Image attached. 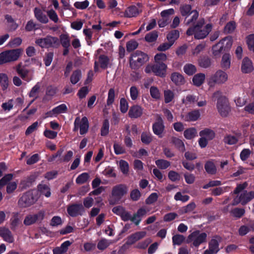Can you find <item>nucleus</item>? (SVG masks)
Here are the masks:
<instances>
[{
	"label": "nucleus",
	"mask_w": 254,
	"mask_h": 254,
	"mask_svg": "<svg viewBox=\"0 0 254 254\" xmlns=\"http://www.w3.org/2000/svg\"><path fill=\"white\" fill-rule=\"evenodd\" d=\"M199 66L204 68H207L211 66L212 64L211 59L208 56L200 57L198 61Z\"/></svg>",
	"instance_id": "27"
},
{
	"label": "nucleus",
	"mask_w": 254,
	"mask_h": 254,
	"mask_svg": "<svg viewBox=\"0 0 254 254\" xmlns=\"http://www.w3.org/2000/svg\"><path fill=\"white\" fill-rule=\"evenodd\" d=\"M34 15L37 20L42 23L48 22V18L46 15L43 13L41 9L35 7L34 9Z\"/></svg>",
	"instance_id": "22"
},
{
	"label": "nucleus",
	"mask_w": 254,
	"mask_h": 254,
	"mask_svg": "<svg viewBox=\"0 0 254 254\" xmlns=\"http://www.w3.org/2000/svg\"><path fill=\"white\" fill-rule=\"evenodd\" d=\"M0 83L3 90L7 88L8 86V79L6 74L0 73Z\"/></svg>",
	"instance_id": "42"
},
{
	"label": "nucleus",
	"mask_w": 254,
	"mask_h": 254,
	"mask_svg": "<svg viewBox=\"0 0 254 254\" xmlns=\"http://www.w3.org/2000/svg\"><path fill=\"white\" fill-rule=\"evenodd\" d=\"M146 234V233L145 231L136 232L127 237L126 244L129 245H132L144 238Z\"/></svg>",
	"instance_id": "17"
},
{
	"label": "nucleus",
	"mask_w": 254,
	"mask_h": 254,
	"mask_svg": "<svg viewBox=\"0 0 254 254\" xmlns=\"http://www.w3.org/2000/svg\"><path fill=\"white\" fill-rule=\"evenodd\" d=\"M221 238L218 236L214 237L209 243V248L214 253H217L219 251V243Z\"/></svg>",
	"instance_id": "25"
},
{
	"label": "nucleus",
	"mask_w": 254,
	"mask_h": 254,
	"mask_svg": "<svg viewBox=\"0 0 254 254\" xmlns=\"http://www.w3.org/2000/svg\"><path fill=\"white\" fill-rule=\"evenodd\" d=\"M216 106L219 113L223 117H227L231 111L229 103L226 98L220 99L217 102Z\"/></svg>",
	"instance_id": "13"
},
{
	"label": "nucleus",
	"mask_w": 254,
	"mask_h": 254,
	"mask_svg": "<svg viewBox=\"0 0 254 254\" xmlns=\"http://www.w3.org/2000/svg\"><path fill=\"white\" fill-rule=\"evenodd\" d=\"M197 134L196 129L194 127L187 129L184 132V135L187 139H191L195 137Z\"/></svg>",
	"instance_id": "33"
},
{
	"label": "nucleus",
	"mask_w": 254,
	"mask_h": 254,
	"mask_svg": "<svg viewBox=\"0 0 254 254\" xmlns=\"http://www.w3.org/2000/svg\"><path fill=\"white\" fill-rule=\"evenodd\" d=\"M199 135L200 137L206 138L208 140H211L215 137V133L213 130L206 128L199 132Z\"/></svg>",
	"instance_id": "24"
},
{
	"label": "nucleus",
	"mask_w": 254,
	"mask_h": 254,
	"mask_svg": "<svg viewBox=\"0 0 254 254\" xmlns=\"http://www.w3.org/2000/svg\"><path fill=\"white\" fill-rule=\"evenodd\" d=\"M138 46V43L135 40H130L127 43V51L130 52L135 50Z\"/></svg>",
	"instance_id": "49"
},
{
	"label": "nucleus",
	"mask_w": 254,
	"mask_h": 254,
	"mask_svg": "<svg viewBox=\"0 0 254 254\" xmlns=\"http://www.w3.org/2000/svg\"><path fill=\"white\" fill-rule=\"evenodd\" d=\"M198 100V96L189 94L186 96V99H184L182 100V102L185 105H189L194 104L197 102Z\"/></svg>",
	"instance_id": "34"
},
{
	"label": "nucleus",
	"mask_w": 254,
	"mask_h": 254,
	"mask_svg": "<svg viewBox=\"0 0 254 254\" xmlns=\"http://www.w3.org/2000/svg\"><path fill=\"white\" fill-rule=\"evenodd\" d=\"M236 28V23L234 21L228 22L225 27L224 31L227 33H231L233 32Z\"/></svg>",
	"instance_id": "61"
},
{
	"label": "nucleus",
	"mask_w": 254,
	"mask_h": 254,
	"mask_svg": "<svg viewBox=\"0 0 254 254\" xmlns=\"http://www.w3.org/2000/svg\"><path fill=\"white\" fill-rule=\"evenodd\" d=\"M200 115L199 111L198 110H194L188 113L186 116L185 120L189 122L195 121L198 119Z\"/></svg>",
	"instance_id": "30"
},
{
	"label": "nucleus",
	"mask_w": 254,
	"mask_h": 254,
	"mask_svg": "<svg viewBox=\"0 0 254 254\" xmlns=\"http://www.w3.org/2000/svg\"><path fill=\"white\" fill-rule=\"evenodd\" d=\"M237 138L233 135H226L224 138V142L229 145H233L238 142Z\"/></svg>",
	"instance_id": "52"
},
{
	"label": "nucleus",
	"mask_w": 254,
	"mask_h": 254,
	"mask_svg": "<svg viewBox=\"0 0 254 254\" xmlns=\"http://www.w3.org/2000/svg\"><path fill=\"white\" fill-rule=\"evenodd\" d=\"M89 5V2L87 0H85L84 1L75 2L74 4V6L77 9H84L86 8Z\"/></svg>",
	"instance_id": "63"
},
{
	"label": "nucleus",
	"mask_w": 254,
	"mask_h": 254,
	"mask_svg": "<svg viewBox=\"0 0 254 254\" xmlns=\"http://www.w3.org/2000/svg\"><path fill=\"white\" fill-rule=\"evenodd\" d=\"M67 211L70 216L76 217L82 215L84 210L81 204H73L68 206Z\"/></svg>",
	"instance_id": "16"
},
{
	"label": "nucleus",
	"mask_w": 254,
	"mask_h": 254,
	"mask_svg": "<svg viewBox=\"0 0 254 254\" xmlns=\"http://www.w3.org/2000/svg\"><path fill=\"white\" fill-rule=\"evenodd\" d=\"M150 93L151 97L155 99L160 98V93L159 89L155 86H151L150 89Z\"/></svg>",
	"instance_id": "59"
},
{
	"label": "nucleus",
	"mask_w": 254,
	"mask_h": 254,
	"mask_svg": "<svg viewBox=\"0 0 254 254\" xmlns=\"http://www.w3.org/2000/svg\"><path fill=\"white\" fill-rule=\"evenodd\" d=\"M204 19H199L193 26L190 27L187 31L188 36L194 35L196 39H202L205 38L212 30V25L207 24L204 26Z\"/></svg>",
	"instance_id": "1"
},
{
	"label": "nucleus",
	"mask_w": 254,
	"mask_h": 254,
	"mask_svg": "<svg viewBox=\"0 0 254 254\" xmlns=\"http://www.w3.org/2000/svg\"><path fill=\"white\" fill-rule=\"evenodd\" d=\"M228 80L227 74L223 70H218L209 78V84L213 86L215 84H223Z\"/></svg>",
	"instance_id": "12"
},
{
	"label": "nucleus",
	"mask_w": 254,
	"mask_h": 254,
	"mask_svg": "<svg viewBox=\"0 0 254 254\" xmlns=\"http://www.w3.org/2000/svg\"><path fill=\"white\" fill-rule=\"evenodd\" d=\"M179 31L177 30H173L167 35V38L169 42L174 44V42L179 37Z\"/></svg>",
	"instance_id": "36"
},
{
	"label": "nucleus",
	"mask_w": 254,
	"mask_h": 254,
	"mask_svg": "<svg viewBox=\"0 0 254 254\" xmlns=\"http://www.w3.org/2000/svg\"><path fill=\"white\" fill-rule=\"evenodd\" d=\"M254 67L252 61L247 57L245 58L242 61L241 70L243 73H247L252 71Z\"/></svg>",
	"instance_id": "19"
},
{
	"label": "nucleus",
	"mask_w": 254,
	"mask_h": 254,
	"mask_svg": "<svg viewBox=\"0 0 254 254\" xmlns=\"http://www.w3.org/2000/svg\"><path fill=\"white\" fill-rule=\"evenodd\" d=\"M35 43L41 47L46 48L59 45L58 38L51 36H48L44 38L38 39L36 40Z\"/></svg>",
	"instance_id": "11"
},
{
	"label": "nucleus",
	"mask_w": 254,
	"mask_h": 254,
	"mask_svg": "<svg viewBox=\"0 0 254 254\" xmlns=\"http://www.w3.org/2000/svg\"><path fill=\"white\" fill-rule=\"evenodd\" d=\"M167 68V65L164 63H155L153 64L147 65L145 71L147 73L152 72L155 75L163 77L166 75Z\"/></svg>",
	"instance_id": "7"
},
{
	"label": "nucleus",
	"mask_w": 254,
	"mask_h": 254,
	"mask_svg": "<svg viewBox=\"0 0 254 254\" xmlns=\"http://www.w3.org/2000/svg\"><path fill=\"white\" fill-rule=\"evenodd\" d=\"M141 140L145 144H149L152 140L151 134L144 132L142 133L141 135Z\"/></svg>",
	"instance_id": "53"
},
{
	"label": "nucleus",
	"mask_w": 254,
	"mask_h": 254,
	"mask_svg": "<svg viewBox=\"0 0 254 254\" xmlns=\"http://www.w3.org/2000/svg\"><path fill=\"white\" fill-rule=\"evenodd\" d=\"M171 142L181 151H185V145L183 141L176 137L171 138Z\"/></svg>",
	"instance_id": "32"
},
{
	"label": "nucleus",
	"mask_w": 254,
	"mask_h": 254,
	"mask_svg": "<svg viewBox=\"0 0 254 254\" xmlns=\"http://www.w3.org/2000/svg\"><path fill=\"white\" fill-rule=\"evenodd\" d=\"M184 72L189 75H192L196 71V68L195 65L191 64H188L184 67Z\"/></svg>",
	"instance_id": "40"
},
{
	"label": "nucleus",
	"mask_w": 254,
	"mask_h": 254,
	"mask_svg": "<svg viewBox=\"0 0 254 254\" xmlns=\"http://www.w3.org/2000/svg\"><path fill=\"white\" fill-rule=\"evenodd\" d=\"M109 122L107 119L103 121V125L101 129V135L102 136H106L109 133Z\"/></svg>",
	"instance_id": "47"
},
{
	"label": "nucleus",
	"mask_w": 254,
	"mask_h": 254,
	"mask_svg": "<svg viewBox=\"0 0 254 254\" xmlns=\"http://www.w3.org/2000/svg\"><path fill=\"white\" fill-rule=\"evenodd\" d=\"M185 237L182 235L177 234L172 238V241L174 245H180L185 240Z\"/></svg>",
	"instance_id": "48"
},
{
	"label": "nucleus",
	"mask_w": 254,
	"mask_h": 254,
	"mask_svg": "<svg viewBox=\"0 0 254 254\" xmlns=\"http://www.w3.org/2000/svg\"><path fill=\"white\" fill-rule=\"evenodd\" d=\"M143 113L142 108L138 105H134L130 107L128 116L131 118H137L140 117Z\"/></svg>",
	"instance_id": "20"
},
{
	"label": "nucleus",
	"mask_w": 254,
	"mask_h": 254,
	"mask_svg": "<svg viewBox=\"0 0 254 254\" xmlns=\"http://www.w3.org/2000/svg\"><path fill=\"white\" fill-rule=\"evenodd\" d=\"M174 97V94L170 90L164 91V100L166 103H168L172 101Z\"/></svg>",
	"instance_id": "54"
},
{
	"label": "nucleus",
	"mask_w": 254,
	"mask_h": 254,
	"mask_svg": "<svg viewBox=\"0 0 254 254\" xmlns=\"http://www.w3.org/2000/svg\"><path fill=\"white\" fill-rule=\"evenodd\" d=\"M12 175L11 174H7L4 176L3 178H2L0 180V189H1L4 186H5L7 183L12 180Z\"/></svg>",
	"instance_id": "60"
},
{
	"label": "nucleus",
	"mask_w": 254,
	"mask_h": 254,
	"mask_svg": "<svg viewBox=\"0 0 254 254\" xmlns=\"http://www.w3.org/2000/svg\"><path fill=\"white\" fill-rule=\"evenodd\" d=\"M45 211L41 210L36 213H30L27 215L23 220L25 226H30L35 223H40L45 217Z\"/></svg>",
	"instance_id": "10"
},
{
	"label": "nucleus",
	"mask_w": 254,
	"mask_h": 254,
	"mask_svg": "<svg viewBox=\"0 0 254 254\" xmlns=\"http://www.w3.org/2000/svg\"><path fill=\"white\" fill-rule=\"evenodd\" d=\"M248 186L247 182L237 185L234 191V193L237 194V196L234 199L233 205H237L240 203L242 205H245L254 198V191L248 192L244 190Z\"/></svg>",
	"instance_id": "2"
},
{
	"label": "nucleus",
	"mask_w": 254,
	"mask_h": 254,
	"mask_svg": "<svg viewBox=\"0 0 254 254\" xmlns=\"http://www.w3.org/2000/svg\"><path fill=\"white\" fill-rule=\"evenodd\" d=\"M40 88V85L39 83H38L32 88L31 90L30 91L29 93V96L30 97L34 98L33 101L38 97V94L39 92Z\"/></svg>",
	"instance_id": "50"
},
{
	"label": "nucleus",
	"mask_w": 254,
	"mask_h": 254,
	"mask_svg": "<svg viewBox=\"0 0 254 254\" xmlns=\"http://www.w3.org/2000/svg\"><path fill=\"white\" fill-rule=\"evenodd\" d=\"M232 45L231 39L226 37L212 47V53L214 56H219L220 54L230 49Z\"/></svg>",
	"instance_id": "8"
},
{
	"label": "nucleus",
	"mask_w": 254,
	"mask_h": 254,
	"mask_svg": "<svg viewBox=\"0 0 254 254\" xmlns=\"http://www.w3.org/2000/svg\"><path fill=\"white\" fill-rule=\"evenodd\" d=\"M190 15H191L190 18L188 19V17H186L185 18V22L186 25H189L194 23L198 18V12L196 10H193L191 11Z\"/></svg>",
	"instance_id": "35"
},
{
	"label": "nucleus",
	"mask_w": 254,
	"mask_h": 254,
	"mask_svg": "<svg viewBox=\"0 0 254 254\" xmlns=\"http://www.w3.org/2000/svg\"><path fill=\"white\" fill-rule=\"evenodd\" d=\"M81 76V71L80 70H75L74 71L71 77H70V81L71 82L75 84L79 80Z\"/></svg>",
	"instance_id": "55"
},
{
	"label": "nucleus",
	"mask_w": 254,
	"mask_h": 254,
	"mask_svg": "<svg viewBox=\"0 0 254 254\" xmlns=\"http://www.w3.org/2000/svg\"><path fill=\"white\" fill-rule=\"evenodd\" d=\"M205 75L204 73H199L193 77L192 82L193 84L196 86L199 87L201 85L205 80Z\"/></svg>",
	"instance_id": "28"
},
{
	"label": "nucleus",
	"mask_w": 254,
	"mask_h": 254,
	"mask_svg": "<svg viewBox=\"0 0 254 254\" xmlns=\"http://www.w3.org/2000/svg\"><path fill=\"white\" fill-rule=\"evenodd\" d=\"M158 36V32L156 31H153L146 35L145 40L148 42H153L156 40Z\"/></svg>",
	"instance_id": "45"
},
{
	"label": "nucleus",
	"mask_w": 254,
	"mask_h": 254,
	"mask_svg": "<svg viewBox=\"0 0 254 254\" xmlns=\"http://www.w3.org/2000/svg\"><path fill=\"white\" fill-rule=\"evenodd\" d=\"M221 65V67L225 69L230 67V56L229 54H225L223 56Z\"/></svg>",
	"instance_id": "39"
},
{
	"label": "nucleus",
	"mask_w": 254,
	"mask_h": 254,
	"mask_svg": "<svg viewBox=\"0 0 254 254\" xmlns=\"http://www.w3.org/2000/svg\"><path fill=\"white\" fill-rule=\"evenodd\" d=\"M245 210L243 208H236L230 211L231 215L237 218L242 217L245 214Z\"/></svg>",
	"instance_id": "44"
},
{
	"label": "nucleus",
	"mask_w": 254,
	"mask_h": 254,
	"mask_svg": "<svg viewBox=\"0 0 254 254\" xmlns=\"http://www.w3.org/2000/svg\"><path fill=\"white\" fill-rule=\"evenodd\" d=\"M196 207V204L194 202H191L187 205L182 208L183 213H187L192 211Z\"/></svg>",
	"instance_id": "57"
},
{
	"label": "nucleus",
	"mask_w": 254,
	"mask_h": 254,
	"mask_svg": "<svg viewBox=\"0 0 254 254\" xmlns=\"http://www.w3.org/2000/svg\"><path fill=\"white\" fill-rule=\"evenodd\" d=\"M128 189L127 187L125 184H119L114 186L112 190V194L114 200L111 199L110 203L114 205L117 202L128 192Z\"/></svg>",
	"instance_id": "9"
},
{
	"label": "nucleus",
	"mask_w": 254,
	"mask_h": 254,
	"mask_svg": "<svg viewBox=\"0 0 254 254\" xmlns=\"http://www.w3.org/2000/svg\"><path fill=\"white\" fill-rule=\"evenodd\" d=\"M89 179V175L84 173L80 175L76 179V182L78 184H82L86 183Z\"/></svg>",
	"instance_id": "56"
},
{
	"label": "nucleus",
	"mask_w": 254,
	"mask_h": 254,
	"mask_svg": "<svg viewBox=\"0 0 254 254\" xmlns=\"http://www.w3.org/2000/svg\"><path fill=\"white\" fill-rule=\"evenodd\" d=\"M141 10H139L136 6L132 5L128 7L125 11L124 15L126 17H133L137 16Z\"/></svg>",
	"instance_id": "23"
},
{
	"label": "nucleus",
	"mask_w": 254,
	"mask_h": 254,
	"mask_svg": "<svg viewBox=\"0 0 254 254\" xmlns=\"http://www.w3.org/2000/svg\"><path fill=\"white\" fill-rule=\"evenodd\" d=\"M15 69L17 74L23 80L29 82L31 79V78L28 77L30 70L26 68V65L20 63L15 66Z\"/></svg>",
	"instance_id": "15"
},
{
	"label": "nucleus",
	"mask_w": 254,
	"mask_h": 254,
	"mask_svg": "<svg viewBox=\"0 0 254 254\" xmlns=\"http://www.w3.org/2000/svg\"><path fill=\"white\" fill-rule=\"evenodd\" d=\"M38 197L35 190H30L23 194L20 197L18 205L21 208H26L34 204L37 200Z\"/></svg>",
	"instance_id": "5"
},
{
	"label": "nucleus",
	"mask_w": 254,
	"mask_h": 254,
	"mask_svg": "<svg viewBox=\"0 0 254 254\" xmlns=\"http://www.w3.org/2000/svg\"><path fill=\"white\" fill-rule=\"evenodd\" d=\"M79 127L80 134H84L87 132L89 128V123L86 117L82 118Z\"/></svg>",
	"instance_id": "31"
},
{
	"label": "nucleus",
	"mask_w": 254,
	"mask_h": 254,
	"mask_svg": "<svg viewBox=\"0 0 254 254\" xmlns=\"http://www.w3.org/2000/svg\"><path fill=\"white\" fill-rule=\"evenodd\" d=\"M207 235L199 230H195L191 233L186 239V243L191 244L192 246L198 247L201 244L206 242Z\"/></svg>",
	"instance_id": "4"
},
{
	"label": "nucleus",
	"mask_w": 254,
	"mask_h": 254,
	"mask_svg": "<svg viewBox=\"0 0 254 254\" xmlns=\"http://www.w3.org/2000/svg\"><path fill=\"white\" fill-rule=\"evenodd\" d=\"M67 108L66 106L63 104L54 108L51 112L47 113L48 116H52V114H60L66 112Z\"/></svg>",
	"instance_id": "29"
},
{
	"label": "nucleus",
	"mask_w": 254,
	"mask_h": 254,
	"mask_svg": "<svg viewBox=\"0 0 254 254\" xmlns=\"http://www.w3.org/2000/svg\"><path fill=\"white\" fill-rule=\"evenodd\" d=\"M206 171L210 174H214L216 172V168L214 163L211 161H207L205 165Z\"/></svg>",
	"instance_id": "41"
},
{
	"label": "nucleus",
	"mask_w": 254,
	"mask_h": 254,
	"mask_svg": "<svg viewBox=\"0 0 254 254\" xmlns=\"http://www.w3.org/2000/svg\"><path fill=\"white\" fill-rule=\"evenodd\" d=\"M111 244V242L105 239L100 240L97 244V248L100 250H104Z\"/></svg>",
	"instance_id": "51"
},
{
	"label": "nucleus",
	"mask_w": 254,
	"mask_h": 254,
	"mask_svg": "<svg viewBox=\"0 0 254 254\" xmlns=\"http://www.w3.org/2000/svg\"><path fill=\"white\" fill-rule=\"evenodd\" d=\"M156 122L153 125V131L159 137H162L165 128L163 121L161 116L158 114L156 115Z\"/></svg>",
	"instance_id": "14"
},
{
	"label": "nucleus",
	"mask_w": 254,
	"mask_h": 254,
	"mask_svg": "<svg viewBox=\"0 0 254 254\" xmlns=\"http://www.w3.org/2000/svg\"><path fill=\"white\" fill-rule=\"evenodd\" d=\"M60 41L61 45L64 48L70 47V38L68 34H61L60 36Z\"/></svg>",
	"instance_id": "38"
},
{
	"label": "nucleus",
	"mask_w": 254,
	"mask_h": 254,
	"mask_svg": "<svg viewBox=\"0 0 254 254\" xmlns=\"http://www.w3.org/2000/svg\"><path fill=\"white\" fill-rule=\"evenodd\" d=\"M247 44L249 49L254 52V34H251L248 36Z\"/></svg>",
	"instance_id": "64"
},
{
	"label": "nucleus",
	"mask_w": 254,
	"mask_h": 254,
	"mask_svg": "<svg viewBox=\"0 0 254 254\" xmlns=\"http://www.w3.org/2000/svg\"><path fill=\"white\" fill-rule=\"evenodd\" d=\"M99 63L100 67L103 69L107 68L109 63V59L105 55H100L99 57Z\"/></svg>",
	"instance_id": "43"
},
{
	"label": "nucleus",
	"mask_w": 254,
	"mask_h": 254,
	"mask_svg": "<svg viewBox=\"0 0 254 254\" xmlns=\"http://www.w3.org/2000/svg\"><path fill=\"white\" fill-rule=\"evenodd\" d=\"M71 244L72 243L69 241H65L62 244L60 247H56L53 249V254H63L66 253Z\"/></svg>",
	"instance_id": "21"
},
{
	"label": "nucleus",
	"mask_w": 254,
	"mask_h": 254,
	"mask_svg": "<svg viewBox=\"0 0 254 254\" xmlns=\"http://www.w3.org/2000/svg\"><path fill=\"white\" fill-rule=\"evenodd\" d=\"M180 11L182 16L188 17L191 14V6L190 4L181 5L180 7Z\"/></svg>",
	"instance_id": "37"
},
{
	"label": "nucleus",
	"mask_w": 254,
	"mask_h": 254,
	"mask_svg": "<svg viewBox=\"0 0 254 254\" xmlns=\"http://www.w3.org/2000/svg\"><path fill=\"white\" fill-rule=\"evenodd\" d=\"M172 81L177 85H181L185 83L184 76L178 72H174L171 77Z\"/></svg>",
	"instance_id": "26"
},
{
	"label": "nucleus",
	"mask_w": 254,
	"mask_h": 254,
	"mask_svg": "<svg viewBox=\"0 0 254 254\" xmlns=\"http://www.w3.org/2000/svg\"><path fill=\"white\" fill-rule=\"evenodd\" d=\"M38 189L46 197H49L51 195L50 189L47 185L40 184L38 186Z\"/></svg>",
	"instance_id": "46"
},
{
	"label": "nucleus",
	"mask_w": 254,
	"mask_h": 254,
	"mask_svg": "<svg viewBox=\"0 0 254 254\" xmlns=\"http://www.w3.org/2000/svg\"><path fill=\"white\" fill-rule=\"evenodd\" d=\"M155 163L156 165L161 169H166L170 165V162L166 160H157Z\"/></svg>",
	"instance_id": "58"
},
{
	"label": "nucleus",
	"mask_w": 254,
	"mask_h": 254,
	"mask_svg": "<svg viewBox=\"0 0 254 254\" xmlns=\"http://www.w3.org/2000/svg\"><path fill=\"white\" fill-rule=\"evenodd\" d=\"M148 60V57L147 54L140 51H136L129 58L130 67L132 69H138Z\"/></svg>",
	"instance_id": "3"
},
{
	"label": "nucleus",
	"mask_w": 254,
	"mask_h": 254,
	"mask_svg": "<svg viewBox=\"0 0 254 254\" xmlns=\"http://www.w3.org/2000/svg\"><path fill=\"white\" fill-rule=\"evenodd\" d=\"M0 236L5 241L9 243H12L14 241V238L12 234L11 231L8 228H6L5 227H0Z\"/></svg>",
	"instance_id": "18"
},
{
	"label": "nucleus",
	"mask_w": 254,
	"mask_h": 254,
	"mask_svg": "<svg viewBox=\"0 0 254 254\" xmlns=\"http://www.w3.org/2000/svg\"><path fill=\"white\" fill-rule=\"evenodd\" d=\"M23 52L22 49H16L2 52L0 54V64L17 61Z\"/></svg>",
	"instance_id": "6"
},
{
	"label": "nucleus",
	"mask_w": 254,
	"mask_h": 254,
	"mask_svg": "<svg viewBox=\"0 0 254 254\" xmlns=\"http://www.w3.org/2000/svg\"><path fill=\"white\" fill-rule=\"evenodd\" d=\"M120 167L121 171L124 174H127L128 172V164L125 160H122L120 161Z\"/></svg>",
	"instance_id": "62"
}]
</instances>
